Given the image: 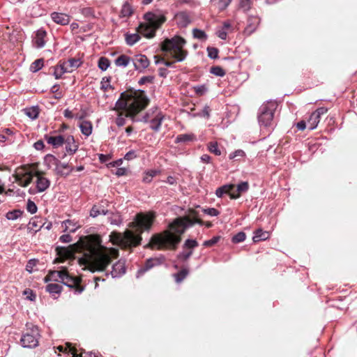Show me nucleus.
<instances>
[{
	"label": "nucleus",
	"mask_w": 357,
	"mask_h": 357,
	"mask_svg": "<svg viewBox=\"0 0 357 357\" xmlns=\"http://www.w3.org/2000/svg\"><path fill=\"white\" fill-rule=\"evenodd\" d=\"M195 224L202 225L203 221L198 219L192 220L188 216L176 218L169 224L167 230L154 234L150 243L158 250H174L181 241V234Z\"/></svg>",
	"instance_id": "obj_1"
},
{
	"label": "nucleus",
	"mask_w": 357,
	"mask_h": 357,
	"mask_svg": "<svg viewBox=\"0 0 357 357\" xmlns=\"http://www.w3.org/2000/svg\"><path fill=\"white\" fill-rule=\"evenodd\" d=\"M155 212L140 213L136 215L134 220L130 223V227L134 228L135 231L126 230L120 237L121 243L125 247H135L140 244L141 234L144 231H149L155 218Z\"/></svg>",
	"instance_id": "obj_2"
},
{
	"label": "nucleus",
	"mask_w": 357,
	"mask_h": 357,
	"mask_svg": "<svg viewBox=\"0 0 357 357\" xmlns=\"http://www.w3.org/2000/svg\"><path fill=\"white\" fill-rule=\"evenodd\" d=\"M149 99L142 90H130L121 93L115 104L118 110H128L136 114L143 110L148 105Z\"/></svg>",
	"instance_id": "obj_3"
},
{
	"label": "nucleus",
	"mask_w": 357,
	"mask_h": 357,
	"mask_svg": "<svg viewBox=\"0 0 357 357\" xmlns=\"http://www.w3.org/2000/svg\"><path fill=\"white\" fill-rule=\"evenodd\" d=\"M185 43V40L178 36L166 38L161 43V50L165 56L174 59V61L162 59L161 61L166 67H173L175 62H181L185 59L188 55V51L183 48Z\"/></svg>",
	"instance_id": "obj_4"
},
{
	"label": "nucleus",
	"mask_w": 357,
	"mask_h": 357,
	"mask_svg": "<svg viewBox=\"0 0 357 357\" xmlns=\"http://www.w3.org/2000/svg\"><path fill=\"white\" fill-rule=\"evenodd\" d=\"M144 19L146 22L141 23L137 31L147 38H153L155 36L156 30L166 21L165 14L160 10L145 13Z\"/></svg>",
	"instance_id": "obj_5"
},
{
	"label": "nucleus",
	"mask_w": 357,
	"mask_h": 357,
	"mask_svg": "<svg viewBox=\"0 0 357 357\" xmlns=\"http://www.w3.org/2000/svg\"><path fill=\"white\" fill-rule=\"evenodd\" d=\"M94 243L97 248L92 251L89 258V264L92 271H102L111 263V256L107 248L101 245L100 237L96 238Z\"/></svg>",
	"instance_id": "obj_6"
},
{
	"label": "nucleus",
	"mask_w": 357,
	"mask_h": 357,
	"mask_svg": "<svg viewBox=\"0 0 357 357\" xmlns=\"http://www.w3.org/2000/svg\"><path fill=\"white\" fill-rule=\"evenodd\" d=\"M276 108V102L272 100L267 101L260 106L258 110L257 119L261 127L271 128L273 126Z\"/></svg>",
	"instance_id": "obj_7"
},
{
	"label": "nucleus",
	"mask_w": 357,
	"mask_h": 357,
	"mask_svg": "<svg viewBox=\"0 0 357 357\" xmlns=\"http://www.w3.org/2000/svg\"><path fill=\"white\" fill-rule=\"evenodd\" d=\"M40 337L39 328L36 326H32L29 331L24 333L21 339L22 346L25 348H35L38 345Z\"/></svg>",
	"instance_id": "obj_8"
},
{
	"label": "nucleus",
	"mask_w": 357,
	"mask_h": 357,
	"mask_svg": "<svg viewBox=\"0 0 357 357\" xmlns=\"http://www.w3.org/2000/svg\"><path fill=\"white\" fill-rule=\"evenodd\" d=\"M13 176L21 187H26L32 182L33 174L31 171L22 167Z\"/></svg>",
	"instance_id": "obj_9"
},
{
	"label": "nucleus",
	"mask_w": 357,
	"mask_h": 357,
	"mask_svg": "<svg viewBox=\"0 0 357 357\" xmlns=\"http://www.w3.org/2000/svg\"><path fill=\"white\" fill-rule=\"evenodd\" d=\"M61 282L71 289H74L75 293L77 294H81L84 289V287L79 285V280L70 276L66 271L61 278Z\"/></svg>",
	"instance_id": "obj_10"
},
{
	"label": "nucleus",
	"mask_w": 357,
	"mask_h": 357,
	"mask_svg": "<svg viewBox=\"0 0 357 357\" xmlns=\"http://www.w3.org/2000/svg\"><path fill=\"white\" fill-rule=\"evenodd\" d=\"M47 32L44 29L41 28L38 29L33 36V46L37 49L43 48L46 43V40H45Z\"/></svg>",
	"instance_id": "obj_11"
},
{
	"label": "nucleus",
	"mask_w": 357,
	"mask_h": 357,
	"mask_svg": "<svg viewBox=\"0 0 357 357\" xmlns=\"http://www.w3.org/2000/svg\"><path fill=\"white\" fill-rule=\"evenodd\" d=\"M234 190V185H225L220 188H218L215 190V195L218 197L221 198L223 197L225 194H228L230 196V198L232 199H236L239 197V195L238 193L233 192Z\"/></svg>",
	"instance_id": "obj_12"
},
{
	"label": "nucleus",
	"mask_w": 357,
	"mask_h": 357,
	"mask_svg": "<svg viewBox=\"0 0 357 357\" xmlns=\"http://www.w3.org/2000/svg\"><path fill=\"white\" fill-rule=\"evenodd\" d=\"M135 69L139 72L146 68L149 66V61L148 58L144 54L136 55L132 59Z\"/></svg>",
	"instance_id": "obj_13"
},
{
	"label": "nucleus",
	"mask_w": 357,
	"mask_h": 357,
	"mask_svg": "<svg viewBox=\"0 0 357 357\" xmlns=\"http://www.w3.org/2000/svg\"><path fill=\"white\" fill-rule=\"evenodd\" d=\"M65 149L69 155H73L78 149V144L75 142V138L73 135H68L64 137Z\"/></svg>",
	"instance_id": "obj_14"
},
{
	"label": "nucleus",
	"mask_w": 357,
	"mask_h": 357,
	"mask_svg": "<svg viewBox=\"0 0 357 357\" xmlns=\"http://www.w3.org/2000/svg\"><path fill=\"white\" fill-rule=\"evenodd\" d=\"M174 19L176 24L181 27H186L190 23V18L186 11H181L174 15Z\"/></svg>",
	"instance_id": "obj_15"
},
{
	"label": "nucleus",
	"mask_w": 357,
	"mask_h": 357,
	"mask_svg": "<svg viewBox=\"0 0 357 357\" xmlns=\"http://www.w3.org/2000/svg\"><path fill=\"white\" fill-rule=\"evenodd\" d=\"M125 261L120 259L112 266L111 275L113 278H120L126 273Z\"/></svg>",
	"instance_id": "obj_16"
},
{
	"label": "nucleus",
	"mask_w": 357,
	"mask_h": 357,
	"mask_svg": "<svg viewBox=\"0 0 357 357\" xmlns=\"http://www.w3.org/2000/svg\"><path fill=\"white\" fill-rule=\"evenodd\" d=\"M158 264H160V260L158 259H148L146 261L144 265L138 270L136 275L137 278L141 277L144 273H146V271H148L149 270Z\"/></svg>",
	"instance_id": "obj_17"
},
{
	"label": "nucleus",
	"mask_w": 357,
	"mask_h": 357,
	"mask_svg": "<svg viewBox=\"0 0 357 357\" xmlns=\"http://www.w3.org/2000/svg\"><path fill=\"white\" fill-rule=\"evenodd\" d=\"M51 18L55 23L60 25H67L70 22V16L67 14L53 12L51 14Z\"/></svg>",
	"instance_id": "obj_18"
},
{
	"label": "nucleus",
	"mask_w": 357,
	"mask_h": 357,
	"mask_svg": "<svg viewBox=\"0 0 357 357\" xmlns=\"http://www.w3.org/2000/svg\"><path fill=\"white\" fill-rule=\"evenodd\" d=\"M163 119L164 115L162 114V112H157L155 116L149 121L151 129L155 132H158L160 130Z\"/></svg>",
	"instance_id": "obj_19"
},
{
	"label": "nucleus",
	"mask_w": 357,
	"mask_h": 357,
	"mask_svg": "<svg viewBox=\"0 0 357 357\" xmlns=\"http://www.w3.org/2000/svg\"><path fill=\"white\" fill-rule=\"evenodd\" d=\"M45 226V223L43 222V220L40 218L35 217L29 222L28 229L36 234L37 231H40L41 228Z\"/></svg>",
	"instance_id": "obj_20"
},
{
	"label": "nucleus",
	"mask_w": 357,
	"mask_h": 357,
	"mask_svg": "<svg viewBox=\"0 0 357 357\" xmlns=\"http://www.w3.org/2000/svg\"><path fill=\"white\" fill-rule=\"evenodd\" d=\"M73 169L68 163H62L60 160L57 163L55 171L56 174L62 176H68Z\"/></svg>",
	"instance_id": "obj_21"
},
{
	"label": "nucleus",
	"mask_w": 357,
	"mask_h": 357,
	"mask_svg": "<svg viewBox=\"0 0 357 357\" xmlns=\"http://www.w3.org/2000/svg\"><path fill=\"white\" fill-rule=\"evenodd\" d=\"M260 22V20L257 16H250L248 19V24L245 29V32L248 34L252 33L257 29Z\"/></svg>",
	"instance_id": "obj_22"
},
{
	"label": "nucleus",
	"mask_w": 357,
	"mask_h": 357,
	"mask_svg": "<svg viewBox=\"0 0 357 357\" xmlns=\"http://www.w3.org/2000/svg\"><path fill=\"white\" fill-rule=\"evenodd\" d=\"M45 139L49 144L52 145L54 148H58L62 146L65 142L64 137L61 135H59L56 136H49L47 135H45Z\"/></svg>",
	"instance_id": "obj_23"
},
{
	"label": "nucleus",
	"mask_w": 357,
	"mask_h": 357,
	"mask_svg": "<svg viewBox=\"0 0 357 357\" xmlns=\"http://www.w3.org/2000/svg\"><path fill=\"white\" fill-rule=\"evenodd\" d=\"M36 188L38 192L46 190L50 185V181L48 178L38 176L36 180Z\"/></svg>",
	"instance_id": "obj_24"
},
{
	"label": "nucleus",
	"mask_w": 357,
	"mask_h": 357,
	"mask_svg": "<svg viewBox=\"0 0 357 357\" xmlns=\"http://www.w3.org/2000/svg\"><path fill=\"white\" fill-rule=\"evenodd\" d=\"M196 136L193 133H185L178 135L175 139L176 144L187 143L190 142L196 141Z\"/></svg>",
	"instance_id": "obj_25"
},
{
	"label": "nucleus",
	"mask_w": 357,
	"mask_h": 357,
	"mask_svg": "<svg viewBox=\"0 0 357 357\" xmlns=\"http://www.w3.org/2000/svg\"><path fill=\"white\" fill-rule=\"evenodd\" d=\"M65 271H52L45 278V282L56 281L61 282Z\"/></svg>",
	"instance_id": "obj_26"
},
{
	"label": "nucleus",
	"mask_w": 357,
	"mask_h": 357,
	"mask_svg": "<svg viewBox=\"0 0 357 357\" xmlns=\"http://www.w3.org/2000/svg\"><path fill=\"white\" fill-rule=\"evenodd\" d=\"M269 233L266 231H263L261 229H258L254 232L252 240L255 243L261 241H265L269 238Z\"/></svg>",
	"instance_id": "obj_27"
},
{
	"label": "nucleus",
	"mask_w": 357,
	"mask_h": 357,
	"mask_svg": "<svg viewBox=\"0 0 357 357\" xmlns=\"http://www.w3.org/2000/svg\"><path fill=\"white\" fill-rule=\"evenodd\" d=\"M125 36V40L128 45L132 46L135 43H137L140 39V36L135 33H126L124 34Z\"/></svg>",
	"instance_id": "obj_28"
},
{
	"label": "nucleus",
	"mask_w": 357,
	"mask_h": 357,
	"mask_svg": "<svg viewBox=\"0 0 357 357\" xmlns=\"http://www.w3.org/2000/svg\"><path fill=\"white\" fill-rule=\"evenodd\" d=\"M131 61V59L130 56L126 54H121L119 56H118L115 61V65L118 67H127L128 64L130 63Z\"/></svg>",
	"instance_id": "obj_29"
},
{
	"label": "nucleus",
	"mask_w": 357,
	"mask_h": 357,
	"mask_svg": "<svg viewBox=\"0 0 357 357\" xmlns=\"http://www.w3.org/2000/svg\"><path fill=\"white\" fill-rule=\"evenodd\" d=\"M109 213V211L107 209H105L101 206H98L96 205H93L90 210V216L93 218H96L100 214L107 215Z\"/></svg>",
	"instance_id": "obj_30"
},
{
	"label": "nucleus",
	"mask_w": 357,
	"mask_h": 357,
	"mask_svg": "<svg viewBox=\"0 0 357 357\" xmlns=\"http://www.w3.org/2000/svg\"><path fill=\"white\" fill-rule=\"evenodd\" d=\"M319 121L320 117L319 116V114H315L314 112H312L307 121L309 129L311 130L315 129L317 127Z\"/></svg>",
	"instance_id": "obj_31"
},
{
	"label": "nucleus",
	"mask_w": 357,
	"mask_h": 357,
	"mask_svg": "<svg viewBox=\"0 0 357 357\" xmlns=\"http://www.w3.org/2000/svg\"><path fill=\"white\" fill-rule=\"evenodd\" d=\"M79 128L82 133L86 137H89L92 132V124L90 121H84L80 123Z\"/></svg>",
	"instance_id": "obj_32"
},
{
	"label": "nucleus",
	"mask_w": 357,
	"mask_h": 357,
	"mask_svg": "<svg viewBox=\"0 0 357 357\" xmlns=\"http://www.w3.org/2000/svg\"><path fill=\"white\" fill-rule=\"evenodd\" d=\"M24 112V114L32 120L37 119L39 114V109L38 106L25 108Z\"/></svg>",
	"instance_id": "obj_33"
},
{
	"label": "nucleus",
	"mask_w": 357,
	"mask_h": 357,
	"mask_svg": "<svg viewBox=\"0 0 357 357\" xmlns=\"http://www.w3.org/2000/svg\"><path fill=\"white\" fill-rule=\"evenodd\" d=\"M62 286L56 283H50L46 286V291L51 294H59L62 291Z\"/></svg>",
	"instance_id": "obj_34"
},
{
	"label": "nucleus",
	"mask_w": 357,
	"mask_h": 357,
	"mask_svg": "<svg viewBox=\"0 0 357 357\" xmlns=\"http://www.w3.org/2000/svg\"><path fill=\"white\" fill-rule=\"evenodd\" d=\"M207 149L215 155H220L222 154L221 150L218 146V144L215 141L208 142L207 144Z\"/></svg>",
	"instance_id": "obj_35"
},
{
	"label": "nucleus",
	"mask_w": 357,
	"mask_h": 357,
	"mask_svg": "<svg viewBox=\"0 0 357 357\" xmlns=\"http://www.w3.org/2000/svg\"><path fill=\"white\" fill-rule=\"evenodd\" d=\"M67 66L71 69V72L75 69L79 68L82 64V61L79 59L70 58L65 61Z\"/></svg>",
	"instance_id": "obj_36"
},
{
	"label": "nucleus",
	"mask_w": 357,
	"mask_h": 357,
	"mask_svg": "<svg viewBox=\"0 0 357 357\" xmlns=\"http://www.w3.org/2000/svg\"><path fill=\"white\" fill-rule=\"evenodd\" d=\"M22 211L20 209L10 211L6 214V218L8 220H15L22 215Z\"/></svg>",
	"instance_id": "obj_37"
},
{
	"label": "nucleus",
	"mask_w": 357,
	"mask_h": 357,
	"mask_svg": "<svg viewBox=\"0 0 357 357\" xmlns=\"http://www.w3.org/2000/svg\"><path fill=\"white\" fill-rule=\"evenodd\" d=\"M44 65V59H38L35 60L30 66V70L33 73L38 72L39 70H40Z\"/></svg>",
	"instance_id": "obj_38"
},
{
	"label": "nucleus",
	"mask_w": 357,
	"mask_h": 357,
	"mask_svg": "<svg viewBox=\"0 0 357 357\" xmlns=\"http://www.w3.org/2000/svg\"><path fill=\"white\" fill-rule=\"evenodd\" d=\"M249 189V184L247 181H243L238 183L236 186V189L234 188L233 192L238 193L239 196L241 193L245 192Z\"/></svg>",
	"instance_id": "obj_39"
},
{
	"label": "nucleus",
	"mask_w": 357,
	"mask_h": 357,
	"mask_svg": "<svg viewBox=\"0 0 357 357\" xmlns=\"http://www.w3.org/2000/svg\"><path fill=\"white\" fill-rule=\"evenodd\" d=\"M159 173V171L156 169H150L145 172V175L143 177V182L151 183L153 178Z\"/></svg>",
	"instance_id": "obj_40"
},
{
	"label": "nucleus",
	"mask_w": 357,
	"mask_h": 357,
	"mask_svg": "<svg viewBox=\"0 0 357 357\" xmlns=\"http://www.w3.org/2000/svg\"><path fill=\"white\" fill-rule=\"evenodd\" d=\"M63 224L65 225L64 231H66L68 229L70 230V232H75L77 228L79 227V225H77L76 222H74L73 220H65Z\"/></svg>",
	"instance_id": "obj_41"
},
{
	"label": "nucleus",
	"mask_w": 357,
	"mask_h": 357,
	"mask_svg": "<svg viewBox=\"0 0 357 357\" xmlns=\"http://www.w3.org/2000/svg\"><path fill=\"white\" fill-rule=\"evenodd\" d=\"M98 66L101 70L105 71L110 66V61L107 58L102 56L98 59Z\"/></svg>",
	"instance_id": "obj_42"
},
{
	"label": "nucleus",
	"mask_w": 357,
	"mask_h": 357,
	"mask_svg": "<svg viewBox=\"0 0 357 357\" xmlns=\"http://www.w3.org/2000/svg\"><path fill=\"white\" fill-rule=\"evenodd\" d=\"M108 221L112 225L119 226L122 222V218L118 213H112V215L108 218Z\"/></svg>",
	"instance_id": "obj_43"
},
{
	"label": "nucleus",
	"mask_w": 357,
	"mask_h": 357,
	"mask_svg": "<svg viewBox=\"0 0 357 357\" xmlns=\"http://www.w3.org/2000/svg\"><path fill=\"white\" fill-rule=\"evenodd\" d=\"M245 156V152L241 149H238L231 153L229 155V158L230 160H239L241 158H243Z\"/></svg>",
	"instance_id": "obj_44"
},
{
	"label": "nucleus",
	"mask_w": 357,
	"mask_h": 357,
	"mask_svg": "<svg viewBox=\"0 0 357 357\" xmlns=\"http://www.w3.org/2000/svg\"><path fill=\"white\" fill-rule=\"evenodd\" d=\"M210 73L218 77H223L226 73L225 70L219 66H212L210 69Z\"/></svg>",
	"instance_id": "obj_45"
},
{
	"label": "nucleus",
	"mask_w": 357,
	"mask_h": 357,
	"mask_svg": "<svg viewBox=\"0 0 357 357\" xmlns=\"http://www.w3.org/2000/svg\"><path fill=\"white\" fill-rule=\"evenodd\" d=\"M188 274V271L187 269H185V268L182 269L181 271H180L177 273H175L174 275V276L175 278L176 282H178V283L182 282L186 278Z\"/></svg>",
	"instance_id": "obj_46"
},
{
	"label": "nucleus",
	"mask_w": 357,
	"mask_h": 357,
	"mask_svg": "<svg viewBox=\"0 0 357 357\" xmlns=\"http://www.w3.org/2000/svg\"><path fill=\"white\" fill-rule=\"evenodd\" d=\"M245 233L243 231H239L232 237L231 242L233 243H239L243 242L245 240Z\"/></svg>",
	"instance_id": "obj_47"
},
{
	"label": "nucleus",
	"mask_w": 357,
	"mask_h": 357,
	"mask_svg": "<svg viewBox=\"0 0 357 357\" xmlns=\"http://www.w3.org/2000/svg\"><path fill=\"white\" fill-rule=\"evenodd\" d=\"M132 13V10L131 6L128 3H125L121 10V17H129Z\"/></svg>",
	"instance_id": "obj_48"
},
{
	"label": "nucleus",
	"mask_w": 357,
	"mask_h": 357,
	"mask_svg": "<svg viewBox=\"0 0 357 357\" xmlns=\"http://www.w3.org/2000/svg\"><path fill=\"white\" fill-rule=\"evenodd\" d=\"M193 36L194 38L201 40H205L207 38V35L206 33L204 31L198 29H193Z\"/></svg>",
	"instance_id": "obj_49"
},
{
	"label": "nucleus",
	"mask_w": 357,
	"mask_h": 357,
	"mask_svg": "<svg viewBox=\"0 0 357 357\" xmlns=\"http://www.w3.org/2000/svg\"><path fill=\"white\" fill-rule=\"evenodd\" d=\"M193 89L198 96H203L208 91V88L205 84L195 86Z\"/></svg>",
	"instance_id": "obj_50"
},
{
	"label": "nucleus",
	"mask_w": 357,
	"mask_h": 357,
	"mask_svg": "<svg viewBox=\"0 0 357 357\" xmlns=\"http://www.w3.org/2000/svg\"><path fill=\"white\" fill-rule=\"evenodd\" d=\"M208 56L211 59H215L218 57L219 50L216 47H208L207 49Z\"/></svg>",
	"instance_id": "obj_51"
},
{
	"label": "nucleus",
	"mask_w": 357,
	"mask_h": 357,
	"mask_svg": "<svg viewBox=\"0 0 357 357\" xmlns=\"http://www.w3.org/2000/svg\"><path fill=\"white\" fill-rule=\"evenodd\" d=\"M198 246V242L195 239H187L183 247L184 249H194Z\"/></svg>",
	"instance_id": "obj_52"
},
{
	"label": "nucleus",
	"mask_w": 357,
	"mask_h": 357,
	"mask_svg": "<svg viewBox=\"0 0 357 357\" xmlns=\"http://www.w3.org/2000/svg\"><path fill=\"white\" fill-rule=\"evenodd\" d=\"M36 204L31 200L29 199L26 204V210L31 214H34L37 211Z\"/></svg>",
	"instance_id": "obj_53"
},
{
	"label": "nucleus",
	"mask_w": 357,
	"mask_h": 357,
	"mask_svg": "<svg viewBox=\"0 0 357 357\" xmlns=\"http://www.w3.org/2000/svg\"><path fill=\"white\" fill-rule=\"evenodd\" d=\"M23 294L26 296V298L27 300L31 301H34L36 300V294L31 289H26L24 291Z\"/></svg>",
	"instance_id": "obj_54"
},
{
	"label": "nucleus",
	"mask_w": 357,
	"mask_h": 357,
	"mask_svg": "<svg viewBox=\"0 0 357 357\" xmlns=\"http://www.w3.org/2000/svg\"><path fill=\"white\" fill-rule=\"evenodd\" d=\"M45 160L46 162H47L49 165L52 164L55 166H56L57 163L59 162V160L57 159L54 155L48 154L45 157Z\"/></svg>",
	"instance_id": "obj_55"
},
{
	"label": "nucleus",
	"mask_w": 357,
	"mask_h": 357,
	"mask_svg": "<svg viewBox=\"0 0 357 357\" xmlns=\"http://www.w3.org/2000/svg\"><path fill=\"white\" fill-rule=\"evenodd\" d=\"M220 240V236H213L212 238L205 241L203 243V245L205 247H211L215 245Z\"/></svg>",
	"instance_id": "obj_56"
},
{
	"label": "nucleus",
	"mask_w": 357,
	"mask_h": 357,
	"mask_svg": "<svg viewBox=\"0 0 357 357\" xmlns=\"http://www.w3.org/2000/svg\"><path fill=\"white\" fill-rule=\"evenodd\" d=\"M204 213L210 216H218L220 214L219 211L215 208H207L203 210Z\"/></svg>",
	"instance_id": "obj_57"
},
{
	"label": "nucleus",
	"mask_w": 357,
	"mask_h": 357,
	"mask_svg": "<svg viewBox=\"0 0 357 357\" xmlns=\"http://www.w3.org/2000/svg\"><path fill=\"white\" fill-rule=\"evenodd\" d=\"M231 0H219L218 7L220 11L224 10L231 3Z\"/></svg>",
	"instance_id": "obj_58"
},
{
	"label": "nucleus",
	"mask_w": 357,
	"mask_h": 357,
	"mask_svg": "<svg viewBox=\"0 0 357 357\" xmlns=\"http://www.w3.org/2000/svg\"><path fill=\"white\" fill-rule=\"evenodd\" d=\"M37 262H38V260L35 259H31L29 260L26 265V270L29 273H32L33 268L36 265Z\"/></svg>",
	"instance_id": "obj_59"
},
{
	"label": "nucleus",
	"mask_w": 357,
	"mask_h": 357,
	"mask_svg": "<svg viewBox=\"0 0 357 357\" xmlns=\"http://www.w3.org/2000/svg\"><path fill=\"white\" fill-rule=\"evenodd\" d=\"M251 6V0H240L239 6L245 11L248 10Z\"/></svg>",
	"instance_id": "obj_60"
},
{
	"label": "nucleus",
	"mask_w": 357,
	"mask_h": 357,
	"mask_svg": "<svg viewBox=\"0 0 357 357\" xmlns=\"http://www.w3.org/2000/svg\"><path fill=\"white\" fill-rule=\"evenodd\" d=\"M192 255V250H190L189 252H182L178 255V258L183 261H186L191 257Z\"/></svg>",
	"instance_id": "obj_61"
},
{
	"label": "nucleus",
	"mask_w": 357,
	"mask_h": 357,
	"mask_svg": "<svg viewBox=\"0 0 357 357\" xmlns=\"http://www.w3.org/2000/svg\"><path fill=\"white\" fill-rule=\"evenodd\" d=\"M56 66L61 71H63V74L66 73H71V69H70L65 61H59Z\"/></svg>",
	"instance_id": "obj_62"
},
{
	"label": "nucleus",
	"mask_w": 357,
	"mask_h": 357,
	"mask_svg": "<svg viewBox=\"0 0 357 357\" xmlns=\"http://www.w3.org/2000/svg\"><path fill=\"white\" fill-rule=\"evenodd\" d=\"M115 122L119 127H121L126 124V119L123 116L122 114H120L116 117Z\"/></svg>",
	"instance_id": "obj_63"
},
{
	"label": "nucleus",
	"mask_w": 357,
	"mask_h": 357,
	"mask_svg": "<svg viewBox=\"0 0 357 357\" xmlns=\"http://www.w3.org/2000/svg\"><path fill=\"white\" fill-rule=\"evenodd\" d=\"M137 154L135 151L131 150L126 153L124 155V159L126 160H131L137 158Z\"/></svg>",
	"instance_id": "obj_64"
}]
</instances>
